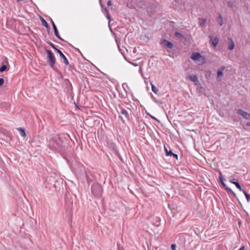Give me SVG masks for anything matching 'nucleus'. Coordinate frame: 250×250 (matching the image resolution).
<instances>
[{"label": "nucleus", "mask_w": 250, "mask_h": 250, "mask_svg": "<svg viewBox=\"0 0 250 250\" xmlns=\"http://www.w3.org/2000/svg\"><path fill=\"white\" fill-rule=\"evenodd\" d=\"M66 144V140L64 137L58 135L50 139L48 147L53 151L62 154L65 152Z\"/></svg>", "instance_id": "obj_1"}, {"label": "nucleus", "mask_w": 250, "mask_h": 250, "mask_svg": "<svg viewBox=\"0 0 250 250\" xmlns=\"http://www.w3.org/2000/svg\"><path fill=\"white\" fill-rule=\"evenodd\" d=\"M47 53V62L50 67L53 70H55V64L56 63V58L53 52L50 50H46Z\"/></svg>", "instance_id": "obj_2"}, {"label": "nucleus", "mask_w": 250, "mask_h": 250, "mask_svg": "<svg viewBox=\"0 0 250 250\" xmlns=\"http://www.w3.org/2000/svg\"><path fill=\"white\" fill-rule=\"evenodd\" d=\"M91 192L95 197H100L102 193V187L97 183L93 184L91 186Z\"/></svg>", "instance_id": "obj_3"}, {"label": "nucleus", "mask_w": 250, "mask_h": 250, "mask_svg": "<svg viewBox=\"0 0 250 250\" xmlns=\"http://www.w3.org/2000/svg\"><path fill=\"white\" fill-rule=\"evenodd\" d=\"M190 58L194 62H201V64H203L206 62L205 57L201 55V54L198 52L193 53L191 54Z\"/></svg>", "instance_id": "obj_4"}, {"label": "nucleus", "mask_w": 250, "mask_h": 250, "mask_svg": "<svg viewBox=\"0 0 250 250\" xmlns=\"http://www.w3.org/2000/svg\"><path fill=\"white\" fill-rule=\"evenodd\" d=\"M118 108L119 109H116L118 113L124 115L126 120L129 121L130 120V114L128 113L127 110L124 108L121 104H119Z\"/></svg>", "instance_id": "obj_5"}, {"label": "nucleus", "mask_w": 250, "mask_h": 250, "mask_svg": "<svg viewBox=\"0 0 250 250\" xmlns=\"http://www.w3.org/2000/svg\"><path fill=\"white\" fill-rule=\"evenodd\" d=\"M160 44L164 47L171 49L173 47V44L167 39H162Z\"/></svg>", "instance_id": "obj_6"}, {"label": "nucleus", "mask_w": 250, "mask_h": 250, "mask_svg": "<svg viewBox=\"0 0 250 250\" xmlns=\"http://www.w3.org/2000/svg\"><path fill=\"white\" fill-rule=\"evenodd\" d=\"M237 113L241 115L244 118L247 120H250V114L246 112L241 109H239L237 110Z\"/></svg>", "instance_id": "obj_7"}, {"label": "nucleus", "mask_w": 250, "mask_h": 250, "mask_svg": "<svg viewBox=\"0 0 250 250\" xmlns=\"http://www.w3.org/2000/svg\"><path fill=\"white\" fill-rule=\"evenodd\" d=\"M56 52L60 55V58L62 59L63 62L65 64V65H69L70 68L71 65L69 64V62L68 60L67 59L66 57L64 56V55L62 53V52L60 49H58Z\"/></svg>", "instance_id": "obj_8"}, {"label": "nucleus", "mask_w": 250, "mask_h": 250, "mask_svg": "<svg viewBox=\"0 0 250 250\" xmlns=\"http://www.w3.org/2000/svg\"><path fill=\"white\" fill-rule=\"evenodd\" d=\"M164 150L167 156L173 157L176 159H178V155L173 153L171 150H168L166 146H164Z\"/></svg>", "instance_id": "obj_9"}, {"label": "nucleus", "mask_w": 250, "mask_h": 250, "mask_svg": "<svg viewBox=\"0 0 250 250\" xmlns=\"http://www.w3.org/2000/svg\"><path fill=\"white\" fill-rule=\"evenodd\" d=\"M51 23H52V27H53V30H54V34L60 40L62 41H64V40L63 39H62L60 36L59 35V32H58V29L56 26V25L55 24L54 21H52V20H51Z\"/></svg>", "instance_id": "obj_10"}, {"label": "nucleus", "mask_w": 250, "mask_h": 250, "mask_svg": "<svg viewBox=\"0 0 250 250\" xmlns=\"http://www.w3.org/2000/svg\"><path fill=\"white\" fill-rule=\"evenodd\" d=\"M228 49L232 50L234 48V43L233 42V41L231 38L228 37Z\"/></svg>", "instance_id": "obj_11"}, {"label": "nucleus", "mask_w": 250, "mask_h": 250, "mask_svg": "<svg viewBox=\"0 0 250 250\" xmlns=\"http://www.w3.org/2000/svg\"><path fill=\"white\" fill-rule=\"evenodd\" d=\"M229 182L235 185L236 187L239 189V190H242V187L239 182H238V180L236 179L233 178L232 179H230L229 180Z\"/></svg>", "instance_id": "obj_12"}, {"label": "nucleus", "mask_w": 250, "mask_h": 250, "mask_svg": "<svg viewBox=\"0 0 250 250\" xmlns=\"http://www.w3.org/2000/svg\"><path fill=\"white\" fill-rule=\"evenodd\" d=\"M225 68V66H221V68L217 70V77L218 81L220 80V79H219L220 77H221L223 75V70Z\"/></svg>", "instance_id": "obj_13"}, {"label": "nucleus", "mask_w": 250, "mask_h": 250, "mask_svg": "<svg viewBox=\"0 0 250 250\" xmlns=\"http://www.w3.org/2000/svg\"><path fill=\"white\" fill-rule=\"evenodd\" d=\"M40 19L41 21L42 25L45 27L47 29H50V27L46 21L42 17H40Z\"/></svg>", "instance_id": "obj_14"}, {"label": "nucleus", "mask_w": 250, "mask_h": 250, "mask_svg": "<svg viewBox=\"0 0 250 250\" xmlns=\"http://www.w3.org/2000/svg\"><path fill=\"white\" fill-rule=\"evenodd\" d=\"M219 40L217 37H211L210 38V42L213 46L215 47L217 46L219 42Z\"/></svg>", "instance_id": "obj_15"}, {"label": "nucleus", "mask_w": 250, "mask_h": 250, "mask_svg": "<svg viewBox=\"0 0 250 250\" xmlns=\"http://www.w3.org/2000/svg\"><path fill=\"white\" fill-rule=\"evenodd\" d=\"M217 21H218L220 26H222L224 23L222 16L220 13H218V17L217 18Z\"/></svg>", "instance_id": "obj_16"}, {"label": "nucleus", "mask_w": 250, "mask_h": 250, "mask_svg": "<svg viewBox=\"0 0 250 250\" xmlns=\"http://www.w3.org/2000/svg\"><path fill=\"white\" fill-rule=\"evenodd\" d=\"M218 172H219V180H220L221 184L223 186V187L224 188H226L227 187V186H226V185L225 184V183L224 182V179H223L222 173H221V172L220 171H219Z\"/></svg>", "instance_id": "obj_17"}, {"label": "nucleus", "mask_w": 250, "mask_h": 250, "mask_svg": "<svg viewBox=\"0 0 250 250\" xmlns=\"http://www.w3.org/2000/svg\"><path fill=\"white\" fill-rule=\"evenodd\" d=\"M206 21H207V19H204V18L201 19V18H200L199 19V22H198L199 25L200 26H203L206 24Z\"/></svg>", "instance_id": "obj_18"}, {"label": "nucleus", "mask_w": 250, "mask_h": 250, "mask_svg": "<svg viewBox=\"0 0 250 250\" xmlns=\"http://www.w3.org/2000/svg\"><path fill=\"white\" fill-rule=\"evenodd\" d=\"M188 79L193 82H196L198 81V78L196 75H189Z\"/></svg>", "instance_id": "obj_19"}, {"label": "nucleus", "mask_w": 250, "mask_h": 250, "mask_svg": "<svg viewBox=\"0 0 250 250\" xmlns=\"http://www.w3.org/2000/svg\"><path fill=\"white\" fill-rule=\"evenodd\" d=\"M18 130L20 131V135L23 137H25L26 134L25 132V130L24 128H19Z\"/></svg>", "instance_id": "obj_20"}, {"label": "nucleus", "mask_w": 250, "mask_h": 250, "mask_svg": "<svg viewBox=\"0 0 250 250\" xmlns=\"http://www.w3.org/2000/svg\"><path fill=\"white\" fill-rule=\"evenodd\" d=\"M241 191H242L243 193L245 194L246 198L247 199V200L249 202L250 201V198L249 197V194L247 193V192L246 191V190L242 188V190H239Z\"/></svg>", "instance_id": "obj_21"}, {"label": "nucleus", "mask_w": 250, "mask_h": 250, "mask_svg": "<svg viewBox=\"0 0 250 250\" xmlns=\"http://www.w3.org/2000/svg\"><path fill=\"white\" fill-rule=\"evenodd\" d=\"M6 69H7V66L4 64H2V66L0 67V73H2V72L6 71Z\"/></svg>", "instance_id": "obj_22"}, {"label": "nucleus", "mask_w": 250, "mask_h": 250, "mask_svg": "<svg viewBox=\"0 0 250 250\" xmlns=\"http://www.w3.org/2000/svg\"><path fill=\"white\" fill-rule=\"evenodd\" d=\"M151 89H152V91L155 93V94H157L158 93V90L157 89V88L156 87V86L153 84L152 83H151Z\"/></svg>", "instance_id": "obj_23"}, {"label": "nucleus", "mask_w": 250, "mask_h": 250, "mask_svg": "<svg viewBox=\"0 0 250 250\" xmlns=\"http://www.w3.org/2000/svg\"><path fill=\"white\" fill-rule=\"evenodd\" d=\"M174 35L176 37H180L181 38H184V36L182 33L179 32H175L174 33Z\"/></svg>", "instance_id": "obj_24"}, {"label": "nucleus", "mask_w": 250, "mask_h": 250, "mask_svg": "<svg viewBox=\"0 0 250 250\" xmlns=\"http://www.w3.org/2000/svg\"><path fill=\"white\" fill-rule=\"evenodd\" d=\"M227 5L229 7L231 8H232L235 6L234 2L231 1H228Z\"/></svg>", "instance_id": "obj_25"}, {"label": "nucleus", "mask_w": 250, "mask_h": 250, "mask_svg": "<svg viewBox=\"0 0 250 250\" xmlns=\"http://www.w3.org/2000/svg\"><path fill=\"white\" fill-rule=\"evenodd\" d=\"M47 43L49 44L56 51H57L59 49L57 48L55 45L54 44L51 42H47Z\"/></svg>", "instance_id": "obj_26"}, {"label": "nucleus", "mask_w": 250, "mask_h": 250, "mask_svg": "<svg viewBox=\"0 0 250 250\" xmlns=\"http://www.w3.org/2000/svg\"><path fill=\"white\" fill-rule=\"evenodd\" d=\"M4 83V80L3 78H0V86H1L3 85Z\"/></svg>", "instance_id": "obj_27"}, {"label": "nucleus", "mask_w": 250, "mask_h": 250, "mask_svg": "<svg viewBox=\"0 0 250 250\" xmlns=\"http://www.w3.org/2000/svg\"><path fill=\"white\" fill-rule=\"evenodd\" d=\"M225 190L228 192H229L230 193H231L233 191L230 188H228V187H226V188H225Z\"/></svg>", "instance_id": "obj_28"}, {"label": "nucleus", "mask_w": 250, "mask_h": 250, "mask_svg": "<svg viewBox=\"0 0 250 250\" xmlns=\"http://www.w3.org/2000/svg\"><path fill=\"white\" fill-rule=\"evenodd\" d=\"M176 244H173L171 246V249L172 250H176Z\"/></svg>", "instance_id": "obj_29"}, {"label": "nucleus", "mask_w": 250, "mask_h": 250, "mask_svg": "<svg viewBox=\"0 0 250 250\" xmlns=\"http://www.w3.org/2000/svg\"><path fill=\"white\" fill-rule=\"evenodd\" d=\"M107 5L108 6H111L112 5V3L110 0H109L107 2Z\"/></svg>", "instance_id": "obj_30"}, {"label": "nucleus", "mask_w": 250, "mask_h": 250, "mask_svg": "<svg viewBox=\"0 0 250 250\" xmlns=\"http://www.w3.org/2000/svg\"><path fill=\"white\" fill-rule=\"evenodd\" d=\"M231 194L234 196V197L235 198H236V199H237V200H238V198H237V196H236V194H235L233 191H232V192H231Z\"/></svg>", "instance_id": "obj_31"}, {"label": "nucleus", "mask_w": 250, "mask_h": 250, "mask_svg": "<svg viewBox=\"0 0 250 250\" xmlns=\"http://www.w3.org/2000/svg\"><path fill=\"white\" fill-rule=\"evenodd\" d=\"M231 194L234 196V197L235 198H236V199H237V200H238V198H237V196H236V194H235L233 191H232V192H231Z\"/></svg>", "instance_id": "obj_32"}, {"label": "nucleus", "mask_w": 250, "mask_h": 250, "mask_svg": "<svg viewBox=\"0 0 250 250\" xmlns=\"http://www.w3.org/2000/svg\"><path fill=\"white\" fill-rule=\"evenodd\" d=\"M106 16H107V18L110 21V17L109 15V13L108 12H107V14H106Z\"/></svg>", "instance_id": "obj_33"}, {"label": "nucleus", "mask_w": 250, "mask_h": 250, "mask_svg": "<svg viewBox=\"0 0 250 250\" xmlns=\"http://www.w3.org/2000/svg\"><path fill=\"white\" fill-rule=\"evenodd\" d=\"M149 116H150V117L152 119H154V120H156V121H158V120H157L155 117H154V116H152V115H149Z\"/></svg>", "instance_id": "obj_34"}, {"label": "nucleus", "mask_w": 250, "mask_h": 250, "mask_svg": "<svg viewBox=\"0 0 250 250\" xmlns=\"http://www.w3.org/2000/svg\"><path fill=\"white\" fill-rule=\"evenodd\" d=\"M119 118L120 119H121V120L122 121V122H123V123H124V122H125V121H124V119H123V117H122V116H120H120H119Z\"/></svg>", "instance_id": "obj_35"}, {"label": "nucleus", "mask_w": 250, "mask_h": 250, "mask_svg": "<svg viewBox=\"0 0 250 250\" xmlns=\"http://www.w3.org/2000/svg\"><path fill=\"white\" fill-rule=\"evenodd\" d=\"M245 246H242L238 250H245Z\"/></svg>", "instance_id": "obj_36"}, {"label": "nucleus", "mask_w": 250, "mask_h": 250, "mask_svg": "<svg viewBox=\"0 0 250 250\" xmlns=\"http://www.w3.org/2000/svg\"><path fill=\"white\" fill-rule=\"evenodd\" d=\"M125 85H126V86H127V83H124L123 84V88H124V89H125Z\"/></svg>", "instance_id": "obj_37"}, {"label": "nucleus", "mask_w": 250, "mask_h": 250, "mask_svg": "<svg viewBox=\"0 0 250 250\" xmlns=\"http://www.w3.org/2000/svg\"><path fill=\"white\" fill-rule=\"evenodd\" d=\"M152 98L154 102H157L156 99L153 96H152Z\"/></svg>", "instance_id": "obj_38"}, {"label": "nucleus", "mask_w": 250, "mask_h": 250, "mask_svg": "<svg viewBox=\"0 0 250 250\" xmlns=\"http://www.w3.org/2000/svg\"><path fill=\"white\" fill-rule=\"evenodd\" d=\"M247 125L248 126H250V122H249L247 123Z\"/></svg>", "instance_id": "obj_39"}, {"label": "nucleus", "mask_w": 250, "mask_h": 250, "mask_svg": "<svg viewBox=\"0 0 250 250\" xmlns=\"http://www.w3.org/2000/svg\"><path fill=\"white\" fill-rule=\"evenodd\" d=\"M104 11H105L106 12V13H107V12H108V11H107V8L105 7V8H104Z\"/></svg>", "instance_id": "obj_40"}, {"label": "nucleus", "mask_w": 250, "mask_h": 250, "mask_svg": "<svg viewBox=\"0 0 250 250\" xmlns=\"http://www.w3.org/2000/svg\"><path fill=\"white\" fill-rule=\"evenodd\" d=\"M68 83L71 84V83H70V81H69L68 80Z\"/></svg>", "instance_id": "obj_41"}]
</instances>
